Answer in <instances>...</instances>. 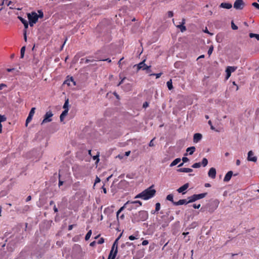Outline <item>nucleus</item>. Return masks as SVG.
Returning a JSON list of instances; mask_svg holds the SVG:
<instances>
[{
  "label": "nucleus",
  "mask_w": 259,
  "mask_h": 259,
  "mask_svg": "<svg viewBox=\"0 0 259 259\" xmlns=\"http://www.w3.org/2000/svg\"><path fill=\"white\" fill-rule=\"evenodd\" d=\"M148 217V214L146 211L141 210L133 215L132 222L133 223L145 221Z\"/></svg>",
  "instance_id": "nucleus-2"
},
{
  "label": "nucleus",
  "mask_w": 259,
  "mask_h": 259,
  "mask_svg": "<svg viewBox=\"0 0 259 259\" xmlns=\"http://www.w3.org/2000/svg\"><path fill=\"white\" fill-rule=\"evenodd\" d=\"M213 50V47L212 46H210L208 50L207 54L209 56H210Z\"/></svg>",
  "instance_id": "nucleus-39"
},
{
  "label": "nucleus",
  "mask_w": 259,
  "mask_h": 259,
  "mask_svg": "<svg viewBox=\"0 0 259 259\" xmlns=\"http://www.w3.org/2000/svg\"><path fill=\"white\" fill-rule=\"evenodd\" d=\"M167 15L168 17H172L174 15L173 12L172 11H168L167 12Z\"/></svg>",
  "instance_id": "nucleus-48"
},
{
  "label": "nucleus",
  "mask_w": 259,
  "mask_h": 259,
  "mask_svg": "<svg viewBox=\"0 0 259 259\" xmlns=\"http://www.w3.org/2000/svg\"><path fill=\"white\" fill-rule=\"evenodd\" d=\"M31 196L30 195H29L26 198V201L27 202V201L31 200Z\"/></svg>",
  "instance_id": "nucleus-60"
},
{
  "label": "nucleus",
  "mask_w": 259,
  "mask_h": 259,
  "mask_svg": "<svg viewBox=\"0 0 259 259\" xmlns=\"http://www.w3.org/2000/svg\"><path fill=\"white\" fill-rule=\"evenodd\" d=\"M162 74V73H151L150 74V76H155L156 78H158L161 76Z\"/></svg>",
  "instance_id": "nucleus-38"
},
{
  "label": "nucleus",
  "mask_w": 259,
  "mask_h": 259,
  "mask_svg": "<svg viewBox=\"0 0 259 259\" xmlns=\"http://www.w3.org/2000/svg\"><path fill=\"white\" fill-rule=\"evenodd\" d=\"M149 243V242L148 240H145L144 241H143L142 243V244L143 245H147Z\"/></svg>",
  "instance_id": "nucleus-50"
},
{
  "label": "nucleus",
  "mask_w": 259,
  "mask_h": 259,
  "mask_svg": "<svg viewBox=\"0 0 259 259\" xmlns=\"http://www.w3.org/2000/svg\"><path fill=\"white\" fill-rule=\"evenodd\" d=\"M252 6L254 7L256 9L259 10V4L257 3H253Z\"/></svg>",
  "instance_id": "nucleus-45"
},
{
  "label": "nucleus",
  "mask_w": 259,
  "mask_h": 259,
  "mask_svg": "<svg viewBox=\"0 0 259 259\" xmlns=\"http://www.w3.org/2000/svg\"><path fill=\"white\" fill-rule=\"evenodd\" d=\"M181 158H177L176 159H175L170 164V167H172L176 165H177V164H178L180 161H181Z\"/></svg>",
  "instance_id": "nucleus-22"
},
{
  "label": "nucleus",
  "mask_w": 259,
  "mask_h": 259,
  "mask_svg": "<svg viewBox=\"0 0 259 259\" xmlns=\"http://www.w3.org/2000/svg\"><path fill=\"white\" fill-rule=\"evenodd\" d=\"M178 171L183 172H191L193 171V169L190 168H180L178 169Z\"/></svg>",
  "instance_id": "nucleus-20"
},
{
  "label": "nucleus",
  "mask_w": 259,
  "mask_h": 259,
  "mask_svg": "<svg viewBox=\"0 0 259 259\" xmlns=\"http://www.w3.org/2000/svg\"><path fill=\"white\" fill-rule=\"evenodd\" d=\"M160 209V204L159 202H157L155 204V212H152V213H154L155 212L158 211Z\"/></svg>",
  "instance_id": "nucleus-30"
},
{
  "label": "nucleus",
  "mask_w": 259,
  "mask_h": 259,
  "mask_svg": "<svg viewBox=\"0 0 259 259\" xmlns=\"http://www.w3.org/2000/svg\"><path fill=\"white\" fill-rule=\"evenodd\" d=\"M208 176L211 179H214L216 177V169L214 167H211L209 169Z\"/></svg>",
  "instance_id": "nucleus-11"
},
{
  "label": "nucleus",
  "mask_w": 259,
  "mask_h": 259,
  "mask_svg": "<svg viewBox=\"0 0 259 259\" xmlns=\"http://www.w3.org/2000/svg\"><path fill=\"white\" fill-rule=\"evenodd\" d=\"M232 175H233V171H229L225 175V177H224V181L225 182H229L232 177Z\"/></svg>",
  "instance_id": "nucleus-16"
},
{
  "label": "nucleus",
  "mask_w": 259,
  "mask_h": 259,
  "mask_svg": "<svg viewBox=\"0 0 259 259\" xmlns=\"http://www.w3.org/2000/svg\"><path fill=\"white\" fill-rule=\"evenodd\" d=\"M63 184V181H61L60 180H59V186H61V185H62Z\"/></svg>",
  "instance_id": "nucleus-64"
},
{
  "label": "nucleus",
  "mask_w": 259,
  "mask_h": 259,
  "mask_svg": "<svg viewBox=\"0 0 259 259\" xmlns=\"http://www.w3.org/2000/svg\"><path fill=\"white\" fill-rule=\"evenodd\" d=\"M247 160L249 161L256 162L257 157L254 156L253 152L252 151H249L248 153Z\"/></svg>",
  "instance_id": "nucleus-10"
},
{
  "label": "nucleus",
  "mask_w": 259,
  "mask_h": 259,
  "mask_svg": "<svg viewBox=\"0 0 259 259\" xmlns=\"http://www.w3.org/2000/svg\"><path fill=\"white\" fill-rule=\"evenodd\" d=\"M38 14H37L38 18H42L44 17V13L41 10L38 11Z\"/></svg>",
  "instance_id": "nucleus-42"
},
{
  "label": "nucleus",
  "mask_w": 259,
  "mask_h": 259,
  "mask_svg": "<svg viewBox=\"0 0 259 259\" xmlns=\"http://www.w3.org/2000/svg\"><path fill=\"white\" fill-rule=\"evenodd\" d=\"M96 242L95 241H94L90 244V245L92 247H94L96 245Z\"/></svg>",
  "instance_id": "nucleus-55"
},
{
  "label": "nucleus",
  "mask_w": 259,
  "mask_h": 259,
  "mask_svg": "<svg viewBox=\"0 0 259 259\" xmlns=\"http://www.w3.org/2000/svg\"><path fill=\"white\" fill-rule=\"evenodd\" d=\"M153 186H152L146 189L141 193L138 194L135 198H142L144 200H148L152 198L156 193L155 189H152Z\"/></svg>",
  "instance_id": "nucleus-1"
},
{
  "label": "nucleus",
  "mask_w": 259,
  "mask_h": 259,
  "mask_svg": "<svg viewBox=\"0 0 259 259\" xmlns=\"http://www.w3.org/2000/svg\"><path fill=\"white\" fill-rule=\"evenodd\" d=\"M195 150V147L194 146L189 147L187 149V152H189V155H192Z\"/></svg>",
  "instance_id": "nucleus-23"
},
{
  "label": "nucleus",
  "mask_w": 259,
  "mask_h": 259,
  "mask_svg": "<svg viewBox=\"0 0 259 259\" xmlns=\"http://www.w3.org/2000/svg\"><path fill=\"white\" fill-rule=\"evenodd\" d=\"M182 160H183V162L181 163V164H180L179 165V166H178L179 167L182 166L183 165L184 162H186L188 161H189V159L187 157H184L182 158Z\"/></svg>",
  "instance_id": "nucleus-36"
},
{
  "label": "nucleus",
  "mask_w": 259,
  "mask_h": 259,
  "mask_svg": "<svg viewBox=\"0 0 259 259\" xmlns=\"http://www.w3.org/2000/svg\"><path fill=\"white\" fill-rule=\"evenodd\" d=\"M189 187V184L186 183L180 187L179 189H177V191L179 193H182L183 194L185 193V192H184V191H185L187 188Z\"/></svg>",
  "instance_id": "nucleus-15"
},
{
  "label": "nucleus",
  "mask_w": 259,
  "mask_h": 259,
  "mask_svg": "<svg viewBox=\"0 0 259 259\" xmlns=\"http://www.w3.org/2000/svg\"><path fill=\"white\" fill-rule=\"evenodd\" d=\"M7 85L4 83H1L0 84V91L2 90L4 88L6 87Z\"/></svg>",
  "instance_id": "nucleus-51"
},
{
  "label": "nucleus",
  "mask_w": 259,
  "mask_h": 259,
  "mask_svg": "<svg viewBox=\"0 0 259 259\" xmlns=\"http://www.w3.org/2000/svg\"><path fill=\"white\" fill-rule=\"evenodd\" d=\"M20 20L22 22V23L24 24V27L25 28H27L28 26V23L26 20H24L23 18L21 17H19Z\"/></svg>",
  "instance_id": "nucleus-24"
},
{
  "label": "nucleus",
  "mask_w": 259,
  "mask_h": 259,
  "mask_svg": "<svg viewBox=\"0 0 259 259\" xmlns=\"http://www.w3.org/2000/svg\"><path fill=\"white\" fill-rule=\"evenodd\" d=\"M208 164V160L207 158H203L202 160V162L201 163V165H202L203 167L206 166Z\"/></svg>",
  "instance_id": "nucleus-27"
},
{
  "label": "nucleus",
  "mask_w": 259,
  "mask_h": 259,
  "mask_svg": "<svg viewBox=\"0 0 259 259\" xmlns=\"http://www.w3.org/2000/svg\"><path fill=\"white\" fill-rule=\"evenodd\" d=\"M193 208H194L195 209L199 208L200 207V204H194L193 205Z\"/></svg>",
  "instance_id": "nucleus-49"
},
{
  "label": "nucleus",
  "mask_w": 259,
  "mask_h": 259,
  "mask_svg": "<svg viewBox=\"0 0 259 259\" xmlns=\"http://www.w3.org/2000/svg\"><path fill=\"white\" fill-rule=\"evenodd\" d=\"M244 7L243 1H235L234 4V8L236 9L241 10Z\"/></svg>",
  "instance_id": "nucleus-9"
},
{
  "label": "nucleus",
  "mask_w": 259,
  "mask_h": 259,
  "mask_svg": "<svg viewBox=\"0 0 259 259\" xmlns=\"http://www.w3.org/2000/svg\"><path fill=\"white\" fill-rule=\"evenodd\" d=\"M130 203V201H127L123 206L121 207L120 209L117 211L116 212V217L117 220H119V215L120 214V212L122 211L125 208H126L127 206L129 205V204Z\"/></svg>",
  "instance_id": "nucleus-13"
},
{
  "label": "nucleus",
  "mask_w": 259,
  "mask_h": 259,
  "mask_svg": "<svg viewBox=\"0 0 259 259\" xmlns=\"http://www.w3.org/2000/svg\"><path fill=\"white\" fill-rule=\"evenodd\" d=\"M38 14H37L38 18H42L44 17V13L41 10L38 11Z\"/></svg>",
  "instance_id": "nucleus-41"
},
{
  "label": "nucleus",
  "mask_w": 259,
  "mask_h": 259,
  "mask_svg": "<svg viewBox=\"0 0 259 259\" xmlns=\"http://www.w3.org/2000/svg\"><path fill=\"white\" fill-rule=\"evenodd\" d=\"M117 248H115V250H113V249H111L108 259H115L117 254Z\"/></svg>",
  "instance_id": "nucleus-12"
},
{
  "label": "nucleus",
  "mask_w": 259,
  "mask_h": 259,
  "mask_svg": "<svg viewBox=\"0 0 259 259\" xmlns=\"http://www.w3.org/2000/svg\"><path fill=\"white\" fill-rule=\"evenodd\" d=\"M146 60H144L141 62L139 63L137 65V70L139 71L140 69H142L143 70H149V68H151V66H147L146 64H145Z\"/></svg>",
  "instance_id": "nucleus-6"
},
{
  "label": "nucleus",
  "mask_w": 259,
  "mask_h": 259,
  "mask_svg": "<svg viewBox=\"0 0 259 259\" xmlns=\"http://www.w3.org/2000/svg\"><path fill=\"white\" fill-rule=\"evenodd\" d=\"M168 89L171 90L173 89L171 79L168 81L166 83Z\"/></svg>",
  "instance_id": "nucleus-26"
},
{
  "label": "nucleus",
  "mask_w": 259,
  "mask_h": 259,
  "mask_svg": "<svg viewBox=\"0 0 259 259\" xmlns=\"http://www.w3.org/2000/svg\"><path fill=\"white\" fill-rule=\"evenodd\" d=\"M190 202H188V201H187L186 199H180L177 202H173V204L175 205H183V204H187L188 203H189Z\"/></svg>",
  "instance_id": "nucleus-17"
},
{
  "label": "nucleus",
  "mask_w": 259,
  "mask_h": 259,
  "mask_svg": "<svg viewBox=\"0 0 259 259\" xmlns=\"http://www.w3.org/2000/svg\"><path fill=\"white\" fill-rule=\"evenodd\" d=\"M155 139V138H153L152 140H151V141L150 142L149 144V146L150 147H153L154 146V144L153 143V141Z\"/></svg>",
  "instance_id": "nucleus-47"
},
{
  "label": "nucleus",
  "mask_w": 259,
  "mask_h": 259,
  "mask_svg": "<svg viewBox=\"0 0 259 259\" xmlns=\"http://www.w3.org/2000/svg\"><path fill=\"white\" fill-rule=\"evenodd\" d=\"M142 204V203L139 200L130 201V203L129 204L130 206L128 207V209L131 210L132 209H136L138 207L141 206Z\"/></svg>",
  "instance_id": "nucleus-7"
},
{
  "label": "nucleus",
  "mask_w": 259,
  "mask_h": 259,
  "mask_svg": "<svg viewBox=\"0 0 259 259\" xmlns=\"http://www.w3.org/2000/svg\"><path fill=\"white\" fill-rule=\"evenodd\" d=\"M237 69V67L228 66L226 69V79H228L231 76V73L235 71Z\"/></svg>",
  "instance_id": "nucleus-8"
},
{
  "label": "nucleus",
  "mask_w": 259,
  "mask_h": 259,
  "mask_svg": "<svg viewBox=\"0 0 259 259\" xmlns=\"http://www.w3.org/2000/svg\"><path fill=\"white\" fill-rule=\"evenodd\" d=\"M53 209L55 212H57L58 211V208L56 207L55 205L54 206Z\"/></svg>",
  "instance_id": "nucleus-61"
},
{
  "label": "nucleus",
  "mask_w": 259,
  "mask_h": 259,
  "mask_svg": "<svg viewBox=\"0 0 259 259\" xmlns=\"http://www.w3.org/2000/svg\"><path fill=\"white\" fill-rule=\"evenodd\" d=\"M28 19L30 26H33L34 24H35L37 22L38 19L37 14L35 12L28 14Z\"/></svg>",
  "instance_id": "nucleus-3"
},
{
  "label": "nucleus",
  "mask_w": 259,
  "mask_h": 259,
  "mask_svg": "<svg viewBox=\"0 0 259 259\" xmlns=\"http://www.w3.org/2000/svg\"><path fill=\"white\" fill-rule=\"evenodd\" d=\"M202 138V136L201 134H195L193 136V142L195 143H197L201 140Z\"/></svg>",
  "instance_id": "nucleus-14"
},
{
  "label": "nucleus",
  "mask_w": 259,
  "mask_h": 259,
  "mask_svg": "<svg viewBox=\"0 0 259 259\" xmlns=\"http://www.w3.org/2000/svg\"><path fill=\"white\" fill-rule=\"evenodd\" d=\"M125 79V77H123L121 81L118 83L117 86H119L121 84H122L123 82V80Z\"/></svg>",
  "instance_id": "nucleus-56"
},
{
  "label": "nucleus",
  "mask_w": 259,
  "mask_h": 259,
  "mask_svg": "<svg viewBox=\"0 0 259 259\" xmlns=\"http://www.w3.org/2000/svg\"><path fill=\"white\" fill-rule=\"evenodd\" d=\"M207 195V193H203L199 194H194L188 198V202H193L197 200L203 198Z\"/></svg>",
  "instance_id": "nucleus-4"
},
{
  "label": "nucleus",
  "mask_w": 259,
  "mask_h": 259,
  "mask_svg": "<svg viewBox=\"0 0 259 259\" xmlns=\"http://www.w3.org/2000/svg\"><path fill=\"white\" fill-rule=\"evenodd\" d=\"M74 226V225H69V226H68V230L69 231L73 229Z\"/></svg>",
  "instance_id": "nucleus-57"
},
{
  "label": "nucleus",
  "mask_w": 259,
  "mask_h": 259,
  "mask_svg": "<svg viewBox=\"0 0 259 259\" xmlns=\"http://www.w3.org/2000/svg\"><path fill=\"white\" fill-rule=\"evenodd\" d=\"M32 117L33 116H31V115H28V117H27V119L26 120V123H25V125L26 126H27L28 123H29L31 121Z\"/></svg>",
  "instance_id": "nucleus-33"
},
{
  "label": "nucleus",
  "mask_w": 259,
  "mask_h": 259,
  "mask_svg": "<svg viewBox=\"0 0 259 259\" xmlns=\"http://www.w3.org/2000/svg\"><path fill=\"white\" fill-rule=\"evenodd\" d=\"M249 37L250 38L255 37L257 40H259V34L250 33H249Z\"/></svg>",
  "instance_id": "nucleus-31"
},
{
  "label": "nucleus",
  "mask_w": 259,
  "mask_h": 259,
  "mask_svg": "<svg viewBox=\"0 0 259 259\" xmlns=\"http://www.w3.org/2000/svg\"><path fill=\"white\" fill-rule=\"evenodd\" d=\"M203 31L205 32V33H208V34H209L210 35H212L213 34L209 32L207 28V27L205 28V29L203 30Z\"/></svg>",
  "instance_id": "nucleus-53"
},
{
  "label": "nucleus",
  "mask_w": 259,
  "mask_h": 259,
  "mask_svg": "<svg viewBox=\"0 0 259 259\" xmlns=\"http://www.w3.org/2000/svg\"><path fill=\"white\" fill-rule=\"evenodd\" d=\"M100 182V178H98V177H97L96 178V180H95V183H99Z\"/></svg>",
  "instance_id": "nucleus-58"
},
{
  "label": "nucleus",
  "mask_w": 259,
  "mask_h": 259,
  "mask_svg": "<svg viewBox=\"0 0 259 259\" xmlns=\"http://www.w3.org/2000/svg\"><path fill=\"white\" fill-rule=\"evenodd\" d=\"M123 59V57H122V58H121L120 59V60L118 61V64L119 65V66L120 67V65L121 64V61Z\"/></svg>",
  "instance_id": "nucleus-62"
},
{
  "label": "nucleus",
  "mask_w": 259,
  "mask_h": 259,
  "mask_svg": "<svg viewBox=\"0 0 259 259\" xmlns=\"http://www.w3.org/2000/svg\"><path fill=\"white\" fill-rule=\"evenodd\" d=\"M237 165H239L240 164V161L239 159H237L236 162Z\"/></svg>",
  "instance_id": "nucleus-63"
},
{
  "label": "nucleus",
  "mask_w": 259,
  "mask_h": 259,
  "mask_svg": "<svg viewBox=\"0 0 259 259\" xmlns=\"http://www.w3.org/2000/svg\"><path fill=\"white\" fill-rule=\"evenodd\" d=\"M231 27L233 30H237L238 29V27L234 24L233 21L231 22Z\"/></svg>",
  "instance_id": "nucleus-43"
},
{
  "label": "nucleus",
  "mask_w": 259,
  "mask_h": 259,
  "mask_svg": "<svg viewBox=\"0 0 259 259\" xmlns=\"http://www.w3.org/2000/svg\"><path fill=\"white\" fill-rule=\"evenodd\" d=\"M173 195L172 194H169L167 196H166V199L168 201H170L171 202H172L173 203L174 201V199H173Z\"/></svg>",
  "instance_id": "nucleus-32"
},
{
  "label": "nucleus",
  "mask_w": 259,
  "mask_h": 259,
  "mask_svg": "<svg viewBox=\"0 0 259 259\" xmlns=\"http://www.w3.org/2000/svg\"><path fill=\"white\" fill-rule=\"evenodd\" d=\"M201 163L200 162H196V163H194L192 165V167L194 168H199L201 166Z\"/></svg>",
  "instance_id": "nucleus-34"
},
{
  "label": "nucleus",
  "mask_w": 259,
  "mask_h": 259,
  "mask_svg": "<svg viewBox=\"0 0 259 259\" xmlns=\"http://www.w3.org/2000/svg\"><path fill=\"white\" fill-rule=\"evenodd\" d=\"M177 27H178L180 29L181 32H184L186 30V27L184 26V25H183V24H180V25H178L177 26Z\"/></svg>",
  "instance_id": "nucleus-25"
},
{
  "label": "nucleus",
  "mask_w": 259,
  "mask_h": 259,
  "mask_svg": "<svg viewBox=\"0 0 259 259\" xmlns=\"http://www.w3.org/2000/svg\"><path fill=\"white\" fill-rule=\"evenodd\" d=\"M53 116V114L52 111H49L46 112L44 115V118L42 121L41 124L51 122L52 120V117Z\"/></svg>",
  "instance_id": "nucleus-5"
},
{
  "label": "nucleus",
  "mask_w": 259,
  "mask_h": 259,
  "mask_svg": "<svg viewBox=\"0 0 259 259\" xmlns=\"http://www.w3.org/2000/svg\"><path fill=\"white\" fill-rule=\"evenodd\" d=\"M148 105H149L148 103L147 102H145L143 103V107L146 108L148 106Z\"/></svg>",
  "instance_id": "nucleus-52"
},
{
  "label": "nucleus",
  "mask_w": 259,
  "mask_h": 259,
  "mask_svg": "<svg viewBox=\"0 0 259 259\" xmlns=\"http://www.w3.org/2000/svg\"><path fill=\"white\" fill-rule=\"evenodd\" d=\"M123 220L124 219V214H122L121 215H119V219Z\"/></svg>",
  "instance_id": "nucleus-59"
},
{
  "label": "nucleus",
  "mask_w": 259,
  "mask_h": 259,
  "mask_svg": "<svg viewBox=\"0 0 259 259\" xmlns=\"http://www.w3.org/2000/svg\"><path fill=\"white\" fill-rule=\"evenodd\" d=\"M25 51V47H23L21 49L20 51V57L21 58H23L24 56V53Z\"/></svg>",
  "instance_id": "nucleus-28"
},
{
  "label": "nucleus",
  "mask_w": 259,
  "mask_h": 259,
  "mask_svg": "<svg viewBox=\"0 0 259 259\" xmlns=\"http://www.w3.org/2000/svg\"><path fill=\"white\" fill-rule=\"evenodd\" d=\"M35 108H34V107L32 108L29 112L28 115H31V116H33L35 113Z\"/></svg>",
  "instance_id": "nucleus-40"
},
{
  "label": "nucleus",
  "mask_w": 259,
  "mask_h": 259,
  "mask_svg": "<svg viewBox=\"0 0 259 259\" xmlns=\"http://www.w3.org/2000/svg\"><path fill=\"white\" fill-rule=\"evenodd\" d=\"M92 231L91 230H89L85 236V240H88L92 235Z\"/></svg>",
  "instance_id": "nucleus-29"
},
{
  "label": "nucleus",
  "mask_w": 259,
  "mask_h": 259,
  "mask_svg": "<svg viewBox=\"0 0 259 259\" xmlns=\"http://www.w3.org/2000/svg\"><path fill=\"white\" fill-rule=\"evenodd\" d=\"M104 242V239L103 238H101L97 242L98 244H101Z\"/></svg>",
  "instance_id": "nucleus-46"
},
{
  "label": "nucleus",
  "mask_w": 259,
  "mask_h": 259,
  "mask_svg": "<svg viewBox=\"0 0 259 259\" xmlns=\"http://www.w3.org/2000/svg\"><path fill=\"white\" fill-rule=\"evenodd\" d=\"M68 112V109H65L61 114L60 116V119L61 121H63L64 120V117L67 115V113Z\"/></svg>",
  "instance_id": "nucleus-21"
},
{
  "label": "nucleus",
  "mask_w": 259,
  "mask_h": 259,
  "mask_svg": "<svg viewBox=\"0 0 259 259\" xmlns=\"http://www.w3.org/2000/svg\"><path fill=\"white\" fill-rule=\"evenodd\" d=\"M129 239L131 240H134L136 239H137L135 236H133V235H131L129 236L128 237Z\"/></svg>",
  "instance_id": "nucleus-54"
},
{
  "label": "nucleus",
  "mask_w": 259,
  "mask_h": 259,
  "mask_svg": "<svg viewBox=\"0 0 259 259\" xmlns=\"http://www.w3.org/2000/svg\"><path fill=\"white\" fill-rule=\"evenodd\" d=\"M118 240V238L116 239V240L114 241V242L113 243V244L112 245L111 249H113V250H115V249L116 248V247H117V242Z\"/></svg>",
  "instance_id": "nucleus-37"
},
{
  "label": "nucleus",
  "mask_w": 259,
  "mask_h": 259,
  "mask_svg": "<svg viewBox=\"0 0 259 259\" xmlns=\"http://www.w3.org/2000/svg\"><path fill=\"white\" fill-rule=\"evenodd\" d=\"M6 120V117L4 115H0V123L3 121H5Z\"/></svg>",
  "instance_id": "nucleus-44"
},
{
  "label": "nucleus",
  "mask_w": 259,
  "mask_h": 259,
  "mask_svg": "<svg viewBox=\"0 0 259 259\" xmlns=\"http://www.w3.org/2000/svg\"><path fill=\"white\" fill-rule=\"evenodd\" d=\"M68 104H69V100L68 99H67L65 100V102L64 103V104L63 105V108L65 109H68Z\"/></svg>",
  "instance_id": "nucleus-35"
},
{
  "label": "nucleus",
  "mask_w": 259,
  "mask_h": 259,
  "mask_svg": "<svg viewBox=\"0 0 259 259\" xmlns=\"http://www.w3.org/2000/svg\"><path fill=\"white\" fill-rule=\"evenodd\" d=\"M2 2V5H4L5 2V4L7 5L8 6H10V8L12 9H17L18 10H20V8H16L15 7H13L12 6H11L12 4L13 3L12 1H1Z\"/></svg>",
  "instance_id": "nucleus-18"
},
{
  "label": "nucleus",
  "mask_w": 259,
  "mask_h": 259,
  "mask_svg": "<svg viewBox=\"0 0 259 259\" xmlns=\"http://www.w3.org/2000/svg\"><path fill=\"white\" fill-rule=\"evenodd\" d=\"M221 8L229 9L232 8V4L230 3H223L220 6Z\"/></svg>",
  "instance_id": "nucleus-19"
}]
</instances>
